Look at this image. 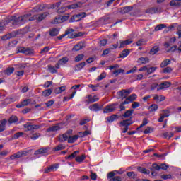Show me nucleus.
<instances>
[{"label":"nucleus","instance_id":"nucleus-50","mask_svg":"<svg viewBox=\"0 0 181 181\" xmlns=\"http://www.w3.org/2000/svg\"><path fill=\"white\" fill-rule=\"evenodd\" d=\"M159 108V105L156 104H152L151 106H149V110H151V112H155Z\"/></svg>","mask_w":181,"mask_h":181},{"label":"nucleus","instance_id":"nucleus-16","mask_svg":"<svg viewBox=\"0 0 181 181\" xmlns=\"http://www.w3.org/2000/svg\"><path fill=\"white\" fill-rule=\"evenodd\" d=\"M84 47H86V46L84 45V42H80L73 47L72 50H74L75 52H78V50H81V49H84Z\"/></svg>","mask_w":181,"mask_h":181},{"label":"nucleus","instance_id":"nucleus-32","mask_svg":"<svg viewBox=\"0 0 181 181\" xmlns=\"http://www.w3.org/2000/svg\"><path fill=\"white\" fill-rule=\"evenodd\" d=\"M15 35L13 33L6 34L1 37L2 40H9V39H12V37H14Z\"/></svg>","mask_w":181,"mask_h":181},{"label":"nucleus","instance_id":"nucleus-47","mask_svg":"<svg viewBox=\"0 0 181 181\" xmlns=\"http://www.w3.org/2000/svg\"><path fill=\"white\" fill-rule=\"evenodd\" d=\"M80 153V151L77 150L73 152L71 155L68 156L66 159H74V158H76L77 156V154Z\"/></svg>","mask_w":181,"mask_h":181},{"label":"nucleus","instance_id":"nucleus-37","mask_svg":"<svg viewBox=\"0 0 181 181\" xmlns=\"http://www.w3.org/2000/svg\"><path fill=\"white\" fill-rule=\"evenodd\" d=\"M65 90H66V86H61L55 88V90H54V93L55 94H60L63 93V91H64Z\"/></svg>","mask_w":181,"mask_h":181},{"label":"nucleus","instance_id":"nucleus-2","mask_svg":"<svg viewBox=\"0 0 181 181\" xmlns=\"http://www.w3.org/2000/svg\"><path fill=\"white\" fill-rule=\"evenodd\" d=\"M28 151H19L18 152L11 155L10 159L11 160H15V159H19L20 158H24V156H28Z\"/></svg>","mask_w":181,"mask_h":181},{"label":"nucleus","instance_id":"nucleus-59","mask_svg":"<svg viewBox=\"0 0 181 181\" xmlns=\"http://www.w3.org/2000/svg\"><path fill=\"white\" fill-rule=\"evenodd\" d=\"M63 149H64V146H63L62 144H59L56 147L53 148L54 152H57V151H63Z\"/></svg>","mask_w":181,"mask_h":181},{"label":"nucleus","instance_id":"nucleus-63","mask_svg":"<svg viewBox=\"0 0 181 181\" xmlns=\"http://www.w3.org/2000/svg\"><path fill=\"white\" fill-rule=\"evenodd\" d=\"M52 84H53V82L52 81H46L44 85L42 86V87L44 88H49V87H50V86H52Z\"/></svg>","mask_w":181,"mask_h":181},{"label":"nucleus","instance_id":"nucleus-9","mask_svg":"<svg viewBox=\"0 0 181 181\" xmlns=\"http://www.w3.org/2000/svg\"><path fill=\"white\" fill-rule=\"evenodd\" d=\"M19 53H23V54H26L28 56L33 54V51L30 48L26 47H21L18 49Z\"/></svg>","mask_w":181,"mask_h":181},{"label":"nucleus","instance_id":"nucleus-4","mask_svg":"<svg viewBox=\"0 0 181 181\" xmlns=\"http://www.w3.org/2000/svg\"><path fill=\"white\" fill-rule=\"evenodd\" d=\"M83 18H86V13H80L76 15H74L70 19L69 23H71L73 22H78L79 21H81Z\"/></svg>","mask_w":181,"mask_h":181},{"label":"nucleus","instance_id":"nucleus-1","mask_svg":"<svg viewBox=\"0 0 181 181\" xmlns=\"http://www.w3.org/2000/svg\"><path fill=\"white\" fill-rule=\"evenodd\" d=\"M28 16H29L25 14L20 17L11 16L10 19L14 26H21L28 22Z\"/></svg>","mask_w":181,"mask_h":181},{"label":"nucleus","instance_id":"nucleus-60","mask_svg":"<svg viewBox=\"0 0 181 181\" xmlns=\"http://www.w3.org/2000/svg\"><path fill=\"white\" fill-rule=\"evenodd\" d=\"M136 46H144L145 45V40L140 39L136 42Z\"/></svg>","mask_w":181,"mask_h":181},{"label":"nucleus","instance_id":"nucleus-8","mask_svg":"<svg viewBox=\"0 0 181 181\" xmlns=\"http://www.w3.org/2000/svg\"><path fill=\"white\" fill-rule=\"evenodd\" d=\"M23 127L25 128L27 131H34V129H39V128H40V126L27 123L23 124Z\"/></svg>","mask_w":181,"mask_h":181},{"label":"nucleus","instance_id":"nucleus-46","mask_svg":"<svg viewBox=\"0 0 181 181\" xmlns=\"http://www.w3.org/2000/svg\"><path fill=\"white\" fill-rule=\"evenodd\" d=\"M158 52H159V47H153L151 48V49L150 50V54H151L152 56H155V54H156V53H158Z\"/></svg>","mask_w":181,"mask_h":181},{"label":"nucleus","instance_id":"nucleus-41","mask_svg":"<svg viewBox=\"0 0 181 181\" xmlns=\"http://www.w3.org/2000/svg\"><path fill=\"white\" fill-rule=\"evenodd\" d=\"M28 15V16L27 17V22L28 21H37V15H34L32 16V13H28L25 14ZM32 16V17H31Z\"/></svg>","mask_w":181,"mask_h":181},{"label":"nucleus","instance_id":"nucleus-14","mask_svg":"<svg viewBox=\"0 0 181 181\" xmlns=\"http://www.w3.org/2000/svg\"><path fill=\"white\" fill-rule=\"evenodd\" d=\"M50 151V148L45 147L35 151L34 155H42V153H47Z\"/></svg>","mask_w":181,"mask_h":181},{"label":"nucleus","instance_id":"nucleus-54","mask_svg":"<svg viewBox=\"0 0 181 181\" xmlns=\"http://www.w3.org/2000/svg\"><path fill=\"white\" fill-rule=\"evenodd\" d=\"M28 66V64H19L16 65V67L18 70H25Z\"/></svg>","mask_w":181,"mask_h":181},{"label":"nucleus","instance_id":"nucleus-39","mask_svg":"<svg viewBox=\"0 0 181 181\" xmlns=\"http://www.w3.org/2000/svg\"><path fill=\"white\" fill-rule=\"evenodd\" d=\"M127 176L129 177L130 179H136V177L138 176V174L135 173L134 171L127 172Z\"/></svg>","mask_w":181,"mask_h":181},{"label":"nucleus","instance_id":"nucleus-12","mask_svg":"<svg viewBox=\"0 0 181 181\" xmlns=\"http://www.w3.org/2000/svg\"><path fill=\"white\" fill-rule=\"evenodd\" d=\"M160 12H162V8L159 7L151 8L146 10V13H151V15H153V13H160Z\"/></svg>","mask_w":181,"mask_h":181},{"label":"nucleus","instance_id":"nucleus-15","mask_svg":"<svg viewBox=\"0 0 181 181\" xmlns=\"http://www.w3.org/2000/svg\"><path fill=\"white\" fill-rule=\"evenodd\" d=\"M49 15V12H44L41 14H37V21L42 22V21H44V19H46V18H47Z\"/></svg>","mask_w":181,"mask_h":181},{"label":"nucleus","instance_id":"nucleus-18","mask_svg":"<svg viewBox=\"0 0 181 181\" xmlns=\"http://www.w3.org/2000/svg\"><path fill=\"white\" fill-rule=\"evenodd\" d=\"M83 67H86V62H81L74 67V71H81Z\"/></svg>","mask_w":181,"mask_h":181},{"label":"nucleus","instance_id":"nucleus-52","mask_svg":"<svg viewBox=\"0 0 181 181\" xmlns=\"http://www.w3.org/2000/svg\"><path fill=\"white\" fill-rule=\"evenodd\" d=\"M165 28H166L165 24H160L155 27V30L158 32L159 30H162V29H165Z\"/></svg>","mask_w":181,"mask_h":181},{"label":"nucleus","instance_id":"nucleus-23","mask_svg":"<svg viewBox=\"0 0 181 181\" xmlns=\"http://www.w3.org/2000/svg\"><path fill=\"white\" fill-rule=\"evenodd\" d=\"M56 131H60V126H52L47 129V132H56Z\"/></svg>","mask_w":181,"mask_h":181},{"label":"nucleus","instance_id":"nucleus-5","mask_svg":"<svg viewBox=\"0 0 181 181\" xmlns=\"http://www.w3.org/2000/svg\"><path fill=\"white\" fill-rule=\"evenodd\" d=\"M117 105H118V103H113L112 105H107L106 106L104 110H103V112L104 114H108L110 112H112L113 111H115V110H117Z\"/></svg>","mask_w":181,"mask_h":181},{"label":"nucleus","instance_id":"nucleus-61","mask_svg":"<svg viewBox=\"0 0 181 181\" xmlns=\"http://www.w3.org/2000/svg\"><path fill=\"white\" fill-rule=\"evenodd\" d=\"M173 69L170 66L165 67L163 69V73H172Z\"/></svg>","mask_w":181,"mask_h":181},{"label":"nucleus","instance_id":"nucleus-3","mask_svg":"<svg viewBox=\"0 0 181 181\" xmlns=\"http://www.w3.org/2000/svg\"><path fill=\"white\" fill-rule=\"evenodd\" d=\"M132 124H134V122H132L131 118L120 122V125L122 127H125L124 129H122L123 134H125L128 131L129 125H132Z\"/></svg>","mask_w":181,"mask_h":181},{"label":"nucleus","instance_id":"nucleus-24","mask_svg":"<svg viewBox=\"0 0 181 181\" xmlns=\"http://www.w3.org/2000/svg\"><path fill=\"white\" fill-rule=\"evenodd\" d=\"M53 93V88H48L42 91L43 97H49Z\"/></svg>","mask_w":181,"mask_h":181},{"label":"nucleus","instance_id":"nucleus-11","mask_svg":"<svg viewBox=\"0 0 181 181\" xmlns=\"http://www.w3.org/2000/svg\"><path fill=\"white\" fill-rule=\"evenodd\" d=\"M32 103V99H25L21 102V103H19L16 105V108H23V107H27V105H29Z\"/></svg>","mask_w":181,"mask_h":181},{"label":"nucleus","instance_id":"nucleus-19","mask_svg":"<svg viewBox=\"0 0 181 181\" xmlns=\"http://www.w3.org/2000/svg\"><path fill=\"white\" fill-rule=\"evenodd\" d=\"M132 114H134V110L130 109L127 110L124 114L122 115V119H124V118H129V117L132 116Z\"/></svg>","mask_w":181,"mask_h":181},{"label":"nucleus","instance_id":"nucleus-62","mask_svg":"<svg viewBox=\"0 0 181 181\" xmlns=\"http://www.w3.org/2000/svg\"><path fill=\"white\" fill-rule=\"evenodd\" d=\"M50 50V47H45L41 51H40V54H46L47 53V52H49Z\"/></svg>","mask_w":181,"mask_h":181},{"label":"nucleus","instance_id":"nucleus-48","mask_svg":"<svg viewBox=\"0 0 181 181\" xmlns=\"http://www.w3.org/2000/svg\"><path fill=\"white\" fill-rule=\"evenodd\" d=\"M87 135H90V132L87 130L78 133L79 138H84V136H87Z\"/></svg>","mask_w":181,"mask_h":181},{"label":"nucleus","instance_id":"nucleus-10","mask_svg":"<svg viewBox=\"0 0 181 181\" xmlns=\"http://www.w3.org/2000/svg\"><path fill=\"white\" fill-rule=\"evenodd\" d=\"M86 98H88V100H86L87 104H93V103H96V101H98V100H100V98H98L97 95H94L93 97L92 95H88L86 96Z\"/></svg>","mask_w":181,"mask_h":181},{"label":"nucleus","instance_id":"nucleus-64","mask_svg":"<svg viewBox=\"0 0 181 181\" xmlns=\"http://www.w3.org/2000/svg\"><path fill=\"white\" fill-rule=\"evenodd\" d=\"M122 177L121 176H115L113 178L109 180V181H121Z\"/></svg>","mask_w":181,"mask_h":181},{"label":"nucleus","instance_id":"nucleus-42","mask_svg":"<svg viewBox=\"0 0 181 181\" xmlns=\"http://www.w3.org/2000/svg\"><path fill=\"white\" fill-rule=\"evenodd\" d=\"M58 62H59V64H61V66H63L69 62V57H64L62 59H60Z\"/></svg>","mask_w":181,"mask_h":181},{"label":"nucleus","instance_id":"nucleus-21","mask_svg":"<svg viewBox=\"0 0 181 181\" xmlns=\"http://www.w3.org/2000/svg\"><path fill=\"white\" fill-rule=\"evenodd\" d=\"M137 63L139 64H146V63H149V58L148 57H140L137 60Z\"/></svg>","mask_w":181,"mask_h":181},{"label":"nucleus","instance_id":"nucleus-57","mask_svg":"<svg viewBox=\"0 0 181 181\" xmlns=\"http://www.w3.org/2000/svg\"><path fill=\"white\" fill-rule=\"evenodd\" d=\"M121 73L122 74L125 73V70L119 69L113 71L112 74H115V76L117 77V76L121 74Z\"/></svg>","mask_w":181,"mask_h":181},{"label":"nucleus","instance_id":"nucleus-38","mask_svg":"<svg viewBox=\"0 0 181 181\" xmlns=\"http://www.w3.org/2000/svg\"><path fill=\"white\" fill-rule=\"evenodd\" d=\"M170 6L180 7L181 6V3L179 1V0H172L170 2Z\"/></svg>","mask_w":181,"mask_h":181},{"label":"nucleus","instance_id":"nucleus-6","mask_svg":"<svg viewBox=\"0 0 181 181\" xmlns=\"http://www.w3.org/2000/svg\"><path fill=\"white\" fill-rule=\"evenodd\" d=\"M103 105L95 103L89 106V110L90 111H94L95 112H97L98 111H101L103 110Z\"/></svg>","mask_w":181,"mask_h":181},{"label":"nucleus","instance_id":"nucleus-7","mask_svg":"<svg viewBox=\"0 0 181 181\" xmlns=\"http://www.w3.org/2000/svg\"><path fill=\"white\" fill-rule=\"evenodd\" d=\"M132 92V90L131 89H122L119 90L118 93L120 97H122L123 98H128V95H129V94H131Z\"/></svg>","mask_w":181,"mask_h":181},{"label":"nucleus","instance_id":"nucleus-30","mask_svg":"<svg viewBox=\"0 0 181 181\" xmlns=\"http://www.w3.org/2000/svg\"><path fill=\"white\" fill-rule=\"evenodd\" d=\"M74 30L73 28H69L67 30H66L65 31V36H68V37L69 39H71V37L70 36H71V35H74Z\"/></svg>","mask_w":181,"mask_h":181},{"label":"nucleus","instance_id":"nucleus-58","mask_svg":"<svg viewBox=\"0 0 181 181\" xmlns=\"http://www.w3.org/2000/svg\"><path fill=\"white\" fill-rule=\"evenodd\" d=\"M84 159H86V156L84 154H83L82 156H78L76 158V160L79 163L83 162Z\"/></svg>","mask_w":181,"mask_h":181},{"label":"nucleus","instance_id":"nucleus-22","mask_svg":"<svg viewBox=\"0 0 181 181\" xmlns=\"http://www.w3.org/2000/svg\"><path fill=\"white\" fill-rule=\"evenodd\" d=\"M45 9L44 4H38L37 6L34 7L32 12H42Z\"/></svg>","mask_w":181,"mask_h":181},{"label":"nucleus","instance_id":"nucleus-33","mask_svg":"<svg viewBox=\"0 0 181 181\" xmlns=\"http://www.w3.org/2000/svg\"><path fill=\"white\" fill-rule=\"evenodd\" d=\"M158 67L156 66H152L150 68H147V71L146 73V76H149V74H152V73H155L156 71V69Z\"/></svg>","mask_w":181,"mask_h":181},{"label":"nucleus","instance_id":"nucleus-28","mask_svg":"<svg viewBox=\"0 0 181 181\" xmlns=\"http://www.w3.org/2000/svg\"><path fill=\"white\" fill-rule=\"evenodd\" d=\"M170 63H172V61H170V59H165L161 62L160 66L161 69H164V67H167L168 66H169Z\"/></svg>","mask_w":181,"mask_h":181},{"label":"nucleus","instance_id":"nucleus-31","mask_svg":"<svg viewBox=\"0 0 181 181\" xmlns=\"http://www.w3.org/2000/svg\"><path fill=\"white\" fill-rule=\"evenodd\" d=\"M78 135H74L71 136L68 139L69 144H74L75 141H77L78 139Z\"/></svg>","mask_w":181,"mask_h":181},{"label":"nucleus","instance_id":"nucleus-55","mask_svg":"<svg viewBox=\"0 0 181 181\" xmlns=\"http://www.w3.org/2000/svg\"><path fill=\"white\" fill-rule=\"evenodd\" d=\"M48 70L52 74H54V73H57V70L54 66L48 65Z\"/></svg>","mask_w":181,"mask_h":181},{"label":"nucleus","instance_id":"nucleus-43","mask_svg":"<svg viewBox=\"0 0 181 181\" xmlns=\"http://www.w3.org/2000/svg\"><path fill=\"white\" fill-rule=\"evenodd\" d=\"M59 29H57V28H52L49 31V35H50V36H57V35H59Z\"/></svg>","mask_w":181,"mask_h":181},{"label":"nucleus","instance_id":"nucleus-20","mask_svg":"<svg viewBox=\"0 0 181 181\" xmlns=\"http://www.w3.org/2000/svg\"><path fill=\"white\" fill-rule=\"evenodd\" d=\"M153 100H155V101L156 103H162V101H165V100H166V97H165L163 95H158V94H156L154 95Z\"/></svg>","mask_w":181,"mask_h":181},{"label":"nucleus","instance_id":"nucleus-29","mask_svg":"<svg viewBox=\"0 0 181 181\" xmlns=\"http://www.w3.org/2000/svg\"><path fill=\"white\" fill-rule=\"evenodd\" d=\"M129 54V49H124L120 53L119 59H125V57H127V56H128Z\"/></svg>","mask_w":181,"mask_h":181},{"label":"nucleus","instance_id":"nucleus-40","mask_svg":"<svg viewBox=\"0 0 181 181\" xmlns=\"http://www.w3.org/2000/svg\"><path fill=\"white\" fill-rule=\"evenodd\" d=\"M81 5H83V4H81V3L71 4V5L68 6L67 8L68 9H76V8H81Z\"/></svg>","mask_w":181,"mask_h":181},{"label":"nucleus","instance_id":"nucleus-49","mask_svg":"<svg viewBox=\"0 0 181 181\" xmlns=\"http://www.w3.org/2000/svg\"><path fill=\"white\" fill-rule=\"evenodd\" d=\"M136 94L133 93L130 96L127 97V100H128L129 103H132V101H135V100H136Z\"/></svg>","mask_w":181,"mask_h":181},{"label":"nucleus","instance_id":"nucleus-27","mask_svg":"<svg viewBox=\"0 0 181 181\" xmlns=\"http://www.w3.org/2000/svg\"><path fill=\"white\" fill-rule=\"evenodd\" d=\"M132 11V7L131 6H126V7H122L120 8V13H128V12H131Z\"/></svg>","mask_w":181,"mask_h":181},{"label":"nucleus","instance_id":"nucleus-13","mask_svg":"<svg viewBox=\"0 0 181 181\" xmlns=\"http://www.w3.org/2000/svg\"><path fill=\"white\" fill-rule=\"evenodd\" d=\"M172 83L170 82L165 81L160 83L158 87L157 88V91H159V90H165V88H169Z\"/></svg>","mask_w":181,"mask_h":181},{"label":"nucleus","instance_id":"nucleus-45","mask_svg":"<svg viewBox=\"0 0 181 181\" xmlns=\"http://www.w3.org/2000/svg\"><path fill=\"white\" fill-rule=\"evenodd\" d=\"M84 35V33L83 32H79V33H74V35H71L69 36V37H71V39H76V37H80L81 36H83Z\"/></svg>","mask_w":181,"mask_h":181},{"label":"nucleus","instance_id":"nucleus-51","mask_svg":"<svg viewBox=\"0 0 181 181\" xmlns=\"http://www.w3.org/2000/svg\"><path fill=\"white\" fill-rule=\"evenodd\" d=\"M83 59H84V54H81L77 55L75 57L74 62H76V63H78V62H81V60H83Z\"/></svg>","mask_w":181,"mask_h":181},{"label":"nucleus","instance_id":"nucleus-53","mask_svg":"<svg viewBox=\"0 0 181 181\" xmlns=\"http://www.w3.org/2000/svg\"><path fill=\"white\" fill-rule=\"evenodd\" d=\"M163 136L165 138V139H170L172 136H173L174 134L173 132H165L163 133Z\"/></svg>","mask_w":181,"mask_h":181},{"label":"nucleus","instance_id":"nucleus-56","mask_svg":"<svg viewBox=\"0 0 181 181\" xmlns=\"http://www.w3.org/2000/svg\"><path fill=\"white\" fill-rule=\"evenodd\" d=\"M54 25H57L59 23H63V21L62 19V16H59L55 18L53 22Z\"/></svg>","mask_w":181,"mask_h":181},{"label":"nucleus","instance_id":"nucleus-34","mask_svg":"<svg viewBox=\"0 0 181 181\" xmlns=\"http://www.w3.org/2000/svg\"><path fill=\"white\" fill-rule=\"evenodd\" d=\"M115 172H117V173H119V175H121V173L117 170L111 171L107 174V177L109 180H111V179H114V177H115Z\"/></svg>","mask_w":181,"mask_h":181},{"label":"nucleus","instance_id":"nucleus-35","mask_svg":"<svg viewBox=\"0 0 181 181\" xmlns=\"http://www.w3.org/2000/svg\"><path fill=\"white\" fill-rule=\"evenodd\" d=\"M68 139H69V136L67 135V134H64L59 135V142H66V141H67Z\"/></svg>","mask_w":181,"mask_h":181},{"label":"nucleus","instance_id":"nucleus-26","mask_svg":"<svg viewBox=\"0 0 181 181\" xmlns=\"http://www.w3.org/2000/svg\"><path fill=\"white\" fill-rule=\"evenodd\" d=\"M137 170L138 172H140V173H144V175H149L151 173V171L149 170H147L146 168L143 167H138Z\"/></svg>","mask_w":181,"mask_h":181},{"label":"nucleus","instance_id":"nucleus-17","mask_svg":"<svg viewBox=\"0 0 181 181\" xmlns=\"http://www.w3.org/2000/svg\"><path fill=\"white\" fill-rule=\"evenodd\" d=\"M7 123H8V120L5 119L0 121V132H4V131L6 129Z\"/></svg>","mask_w":181,"mask_h":181},{"label":"nucleus","instance_id":"nucleus-25","mask_svg":"<svg viewBox=\"0 0 181 181\" xmlns=\"http://www.w3.org/2000/svg\"><path fill=\"white\" fill-rule=\"evenodd\" d=\"M18 121L19 119L18 118V117L12 115L8 119V124H16V122H18Z\"/></svg>","mask_w":181,"mask_h":181},{"label":"nucleus","instance_id":"nucleus-44","mask_svg":"<svg viewBox=\"0 0 181 181\" xmlns=\"http://www.w3.org/2000/svg\"><path fill=\"white\" fill-rule=\"evenodd\" d=\"M13 71H15V68L10 67V68H7L4 71V73H5V74H6V76H11V74H12V73H13Z\"/></svg>","mask_w":181,"mask_h":181},{"label":"nucleus","instance_id":"nucleus-36","mask_svg":"<svg viewBox=\"0 0 181 181\" xmlns=\"http://www.w3.org/2000/svg\"><path fill=\"white\" fill-rule=\"evenodd\" d=\"M119 117L117 115H112L110 117H107L106 118L107 121L108 122H114V121H115V119H118Z\"/></svg>","mask_w":181,"mask_h":181}]
</instances>
